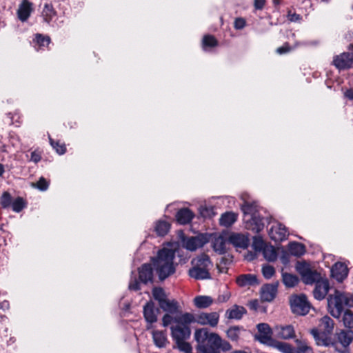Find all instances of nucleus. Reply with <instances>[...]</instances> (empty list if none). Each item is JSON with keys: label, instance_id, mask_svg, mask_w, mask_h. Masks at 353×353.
<instances>
[{"label": "nucleus", "instance_id": "6e6552de", "mask_svg": "<svg viewBox=\"0 0 353 353\" xmlns=\"http://www.w3.org/2000/svg\"><path fill=\"white\" fill-rule=\"evenodd\" d=\"M295 268L297 272L301 275L303 282L305 284H313L321 278L320 273L306 261H298Z\"/></svg>", "mask_w": 353, "mask_h": 353}, {"label": "nucleus", "instance_id": "864d4df0", "mask_svg": "<svg viewBox=\"0 0 353 353\" xmlns=\"http://www.w3.org/2000/svg\"><path fill=\"white\" fill-rule=\"evenodd\" d=\"M245 25V22L243 19L238 18L234 21V27L236 29H242Z\"/></svg>", "mask_w": 353, "mask_h": 353}, {"label": "nucleus", "instance_id": "f3484780", "mask_svg": "<svg viewBox=\"0 0 353 353\" xmlns=\"http://www.w3.org/2000/svg\"><path fill=\"white\" fill-rule=\"evenodd\" d=\"M274 330L276 336L283 340L294 339L296 336L294 327L291 325H276Z\"/></svg>", "mask_w": 353, "mask_h": 353}, {"label": "nucleus", "instance_id": "49530a36", "mask_svg": "<svg viewBox=\"0 0 353 353\" xmlns=\"http://www.w3.org/2000/svg\"><path fill=\"white\" fill-rule=\"evenodd\" d=\"M0 203L2 207L4 208L10 207L12 203L10 194L7 192H3L1 196Z\"/></svg>", "mask_w": 353, "mask_h": 353}, {"label": "nucleus", "instance_id": "412c9836", "mask_svg": "<svg viewBox=\"0 0 353 353\" xmlns=\"http://www.w3.org/2000/svg\"><path fill=\"white\" fill-rule=\"evenodd\" d=\"M254 245L256 248L260 249H263V254L264 258L269 261H274L277 258V253L274 248L272 245H265L263 246V243L262 241L254 240Z\"/></svg>", "mask_w": 353, "mask_h": 353}, {"label": "nucleus", "instance_id": "8fccbe9b", "mask_svg": "<svg viewBox=\"0 0 353 353\" xmlns=\"http://www.w3.org/2000/svg\"><path fill=\"white\" fill-rule=\"evenodd\" d=\"M221 349L223 351H229L232 349V345L226 341L222 340L221 338V342L219 343L218 350Z\"/></svg>", "mask_w": 353, "mask_h": 353}, {"label": "nucleus", "instance_id": "e433bc0d", "mask_svg": "<svg viewBox=\"0 0 353 353\" xmlns=\"http://www.w3.org/2000/svg\"><path fill=\"white\" fill-rule=\"evenodd\" d=\"M283 282L284 285L288 288H292L295 286L299 281L298 278L293 274L288 273H283Z\"/></svg>", "mask_w": 353, "mask_h": 353}, {"label": "nucleus", "instance_id": "c9c22d12", "mask_svg": "<svg viewBox=\"0 0 353 353\" xmlns=\"http://www.w3.org/2000/svg\"><path fill=\"white\" fill-rule=\"evenodd\" d=\"M170 229V224L165 221H159L156 223L154 230L159 236L165 235Z\"/></svg>", "mask_w": 353, "mask_h": 353}, {"label": "nucleus", "instance_id": "4be33fe9", "mask_svg": "<svg viewBox=\"0 0 353 353\" xmlns=\"http://www.w3.org/2000/svg\"><path fill=\"white\" fill-rule=\"evenodd\" d=\"M228 242L236 248L245 249L249 245V239L245 234L232 233L228 236Z\"/></svg>", "mask_w": 353, "mask_h": 353}, {"label": "nucleus", "instance_id": "6ab92c4d", "mask_svg": "<svg viewBox=\"0 0 353 353\" xmlns=\"http://www.w3.org/2000/svg\"><path fill=\"white\" fill-rule=\"evenodd\" d=\"M315 283V288L313 291L314 296L317 300H323L329 291L330 286L328 281L321 278L319 280L316 281Z\"/></svg>", "mask_w": 353, "mask_h": 353}, {"label": "nucleus", "instance_id": "c85d7f7f", "mask_svg": "<svg viewBox=\"0 0 353 353\" xmlns=\"http://www.w3.org/2000/svg\"><path fill=\"white\" fill-rule=\"evenodd\" d=\"M228 243H229L228 239H226L224 236L220 235L214 239L213 248L215 252L223 254L227 250Z\"/></svg>", "mask_w": 353, "mask_h": 353}, {"label": "nucleus", "instance_id": "4468645a", "mask_svg": "<svg viewBox=\"0 0 353 353\" xmlns=\"http://www.w3.org/2000/svg\"><path fill=\"white\" fill-rule=\"evenodd\" d=\"M333 64L339 70L350 68L353 64V52H343L334 57Z\"/></svg>", "mask_w": 353, "mask_h": 353}, {"label": "nucleus", "instance_id": "7c9ffc66", "mask_svg": "<svg viewBox=\"0 0 353 353\" xmlns=\"http://www.w3.org/2000/svg\"><path fill=\"white\" fill-rule=\"evenodd\" d=\"M237 219V214L228 212L221 215L219 219L220 225L224 227H229L232 225Z\"/></svg>", "mask_w": 353, "mask_h": 353}, {"label": "nucleus", "instance_id": "ea45409f", "mask_svg": "<svg viewBox=\"0 0 353 353\" xmlns=\"http://www.w3.org/2000/svg\"><path fill=\"white\" fill-rule=\"evenodd\" d=\"M261 272L265 279H270L275 274V269L269 264H265L262 265Z\"/></svg>", "mask_w": 353, "mask_h": 353}, {"label": "nucleus", "instance_id": "f03ea898", "mask_svg": "<svg viewBox=\"0 0 353 353\" xmlns=\"http://www.w3.org/2000/svg\"><path fill=\"white\" fill-rule=\"evenodd\" d=\"M174 250L163 248L158 252L157 256L152 260V264L159 279L164 280L175 272L173 261Z\"/></svg>", "mask_w": 353, "mask_h": 353}, {"label": "nucleus", "instance_id": "39448f33", "mask_svg": "<svg viewBox=\"0 0 353 353\" xmlns=\"http://www.w3.org/2000/svg\"><path fill=\"white\" fill-rule=\"evenodd\" d=\"M327 305L330 314L339 318L347 307H353V301L349 294L336 290L327 298Z\"/></svg>", "mask_w": 353, "mask_h": 353}, {"label": "nucleus", "instance_id": "aec40b11", "mask_svg": "<svg viewBox=\"0 0 353 353\" xmlns=\"http://www.w3.org/2000/svg\"><path fill=\"white\" fill-rule=\"evenodd\" d=\"M159 306L163 311L168 312L167 314H170L171 316L175 317L179 316L177 314L180 310V306L179 303L174 299L170 300L167 299L165 301L161 303ZM182 314L183 313H180L179 315Z\"/></svg>", "mask_w": 353, "mask_h": 353}, {"label": "nucleus", "instance_id": "0eeeda50", "mask_svg": "<svg viewBox=\"0 0 353 353\" xmlns=\"http://www.w3.org/2000/svg\"><path fill=\"white\" fill-rule=\"evenodd\" d=\"M294 343L296 346L287 342L274 341L271 346L281 353H313L312 348L306 340L296 339Z\"/></svg>", "mask_w": 353, "mask_h": 353}, {"label": "nucleus", "instance_id": "13d9d810", "mask_svg": "<svg viewBox=\"0 0 353 353\" xmlns=\"http://www.w3.org/2000/svg\"><path fill=\"white\" fill-rule=\"evenodd\" d=\"M345 96L350 99V100H353V89H350V90H347L345 92Z\"/></svg>", "mask_w": 353, "mask_h": 353}, {"label": "nucleus", "instance_id": "de8ad7c7", "mask_svg": "<svg viewBox=\"0 0 353 353\" xmlns=\"http://www.w3.org/2000/svg\"><path fill=\"white\" fill-rule=\"evenodd\" d=\"M48 182L43 177H41L37 183H32V187L37 188L41 191L46 190L48 188Z\"/></svg>", "mask_w": 353, "mask_h": 353}, {"label": "nucleus", "instance_id": "a878e982", "mask_svg": "<svg viewBox=\"0 0 353 353\" xmlns=\"http://www.w3.org/2000/svg\"><path fill=\"white\" fill-rule=\"evenodd\" d=\"M353 340V331L343 330L337 334V341L345 349Z\"/></svg>", "mask_w": 353, "mask_h": 353}, {"label": "nucleus", "instance_id": "9b49d317", "mask_svg": "<svg viewBox=\"0 0 353 353\" xmlns=\"http://www.w3.org/2000/svg\"><path fill=\"white\" fill-rule=\"evenodd\" d=\"M208 242V238L205 234H199L196 236L184 237L182 239V245L190 251H195L202 248Z\"/></svg>", "mask_w": 353, "mask_h": 353}, {"label": "nucleus", "instance_id": "69168bd1", "mask_svg": "<svg viewBox=\"0 0 353 353\" xmlns=\"http://www.w3.org/2000/svg\"><path fill=\"white\" fill-rule=\"evenodd\" d=\"M336 348L338 350V351L341 352H344V350H339V349H338V347H336Z\"/></svg>", "mask_w": 353, "mask_h": 353}, {"label": "nucleus", "instance_id": "2eb2a0df", "mask_svg": "<svg viewBox=\"0 0 353 353\" xmlns=\"http://www.w3.org/2000/svg\"><path fill=\"white\" fill-rule=\"evenodd\" d=\"M195 321L200 325H208L211 327L217 325L219 319V315L217 312H202L196 317L194 316Z\"/></svg>", "mask_w": 353, "mask_h": 353}, {"label": "nucleus", "instance_id": "a19ab883", "mask_svg": "<svg viewBox=\"0 0 353 353\" xmlns=\"http://www.w3.org/2000/svg\"><path fill=\"white\" fill-rule=\"evenodd\" d=\"M240 332H241V329L239 327H230L227 331V336L230 340L236 341L239 339Z\"/></svg>", "mask_w": 353, "mask_h": 353}, {"label": "nucleus", "instance_id": "09e8293b", "mask_svg": "<svg viewBox=\"0 0 353 353\" xmlns=\"http://www.w3.org/2000/svg\"><path fill=\"white\" fill-rule=\"evenodd\" d=\"M199 212L202 216L210 217L213 214V208L210 206L201 205L199 208Z\"/></svg>", "mask_w": 353, "mask_h": 353}, {"label": "nucleus", "instance_id": "5fc2aeb1", "mask_svg": "<svg viewBox=\"0 0 353 353\" xmlns=\"http://www.w3.org/2000/svg\"><path fill=\"white\" fill-rule=\"evenodd\" d=\"M129 289L133 290H139V283L137 280L134 279V281H131L129 283Z\"/></svg>", "mask_w": 353, "mask_h": 353}, {"label": "nucleus", "instance_id": "a211bd4d", "mask_svg": "<svg viewBox=\"0 0 353 353\" xmlns=\"http://www.w3.org/2000/svg\"><path fill=\"white\" fill-rule=\"evenodd\" d=\"M33 10V4L28 0H23L17 11V17L22 22L26 21Z\"/></svg>", "mask_w": 353, "mask_h": 353}, {"label": "nucleus", "instance_id": "c756f323", "mask_svg": "<svg viewBox=\"0 0 353 353\" xmlns=\"http://www.w3.org/2000/svg\"><path fill=\"white\" fill-rule=\"evenodd\" d=\"M176 217L179 223L187 224L193 219L194 214L189 209L183 208L177 212Z\"/></svg>", "mask_w": 353, "mask_h": 353}, {"label": "nucleus", "instance_id": "f704fd0d", "mask_svg": "<svg viewBox=\"0 0 353 353\" xmlns=\"http://www.w3.org/2000/svg\"><path fill=\"white\" fill-rule=\"evenodd\" d=\"M289 252L294 256H299L305 252V248L302 243L293 242L289 244Z\"/></svg>", "mask_w": 353, "mask_h": 353}, {"label": "nucleus", "instance_id": "052dcab7", "mask_svg": "<svg viewBox=\"0 0 353 353\" xmlns=\"http://www.w3.org/2000/svg\"><path fill=\"white\" fill-rule=\"evenodd\" d=\"M228 299H229V296H228V294H226V295L223 296V298H221V296H219V301H222V302H223V301H228Z\"/></svg>", "mask_w": 353, "mask_h": 353}, {"label": "nucleus", "instance_id": "1a4fd4ad", "mask_svg": "<svg viewBox=\"0 0 353 353\" xmlns=\"http://www.w3.org/2000/svg\"><path fill=\"white\" fill-rule=\"evenodd\" d=\"M290 306L292 312L299 315H305L310 308L305 295L292 296L290 299Z\"/></svg>", "mask_w": 353, "mask_h": 353}, {"label": "nucleus", "instance_id": "603ef678", "mask_svg": "<svg viewBox=\"0 0 353 353\" xmlns=\"http://www.w3.org/2000/svg\"><path fill=\"white\" fill-rule=\"evenodd\" d=\"M41 159V155L37 151H34L31 153L30 161L34 163H38Z\"/></svg>", "mask_w": 353, "mask_h": 353}, {"label": "nucleus", "instance_id": "473e14b6", "mask_svg": "<svg viewBox=\"0 0 353 353\" xmlns=\"http://www.w3.org/2000/svg\"><path fill=\"white\" fill-rule=\"evenodd\" d=\"M213 302L212 299L208 296H198L194 298V305L199 308H206Z\"/></svg>", "mask_w": 353, "mask_h": 353}, {"label": "nucleus", "instance_id": "3c124183", "mask_svg": "<svg viewBox=\"0 0 353 353\" xmlns=\"http://www.w3.org/2000/svg\"><path fill=\"white\" fill-rule=\"evenodd\" d=\"M292 48L289 46L288 43H285L283 46L279 47L276 49L278 54H282L290 52Z\"/></svg>", "mask_w": 353, "mask_h": 353}, {"label": "nucleus", "instance_id": "423d86ee", "mask_svg": "<svg viewBox=\"0 0 353 353\" xmlns=\"http://www.w3.org/2000/svg\"><path fill=\"white\" fill-rule=\"evenodd\" d=\"M192 268L189 270V275L195 279H208L210 278V270L213 263L208 255L201 254L192 261Z\"/></svg>", "mask_w": 353, "mask_h": 353}, {"label": "nucleus", "instance_id": "393cba45", "mask_svg": "<svg viewBox=\"0 0 353 353\" xmlns=\"http://www.w3.org/2000/svg\"><path fill=\"white\" fill-rule=\"evenodd\" d=\"M152 335L155 345L159 348L164 347L169 343L165 331L153 330Z\"/></svg>", "mask_w": 353, "mask_h": 353}, {"label": "nucleus", "instance_id": "2f4dec72", "mask_svg": "<svg viewBox=\"0 0 353 353\" xmlns=\"http://www.w3.org/2000/svg\"><path fill=\"white\" fill-rule=\"evenodd\" d=\"M245 313V309L241 306L234 305L226 312V316L230 319H240Z\"/></svg>", "mask_w": 353, "mask_h": 353}, {"label": "nucleus", "instance_id": "72a5a7b5", "mask_svg": "<svg viewBox=\"0 0 353 353\" xmlns=\"http://www.w3.org/2000/svg\"><path fill=\"white\" fill-rule=\"evenodd\" d=\"M41 14L43 20L47 23H50L55 17L56 12L52 5L46 3L44 5Z\"/></svg>", "mask_w": 353, "mask_h": 353}, {"label": "nucleus", "instance_id": "5701e85b", "mask_svg": "<svg viewBox=\"0 0 353 353\" xmlns=\"http://www.w3.org/2000/svg\"><path fill=\"white\" fill-rule=\"evenodd\" d=\"M236 283L241 288H250L259 284L257 276L255 274H241L236 278Z\"/></svg>", "mask_w": 353, "mask_h": 353}, {"label": "nucleus", "instance_id": "7ed1b4c3", "mask_svg": "<svg viewBox=\"0 0 353 353\" xmlns=\"http://www.w3.org/2000/svg\"><path fill=\"white\" fill-rule=\"evenodd\" d=\"M241 210L244 213L246 228L255 232H261L265 226V222L259 214V208L256 203L245 201L241 205Z\"/></svg>", "mask_w": 353, "mask_h": 353}, {"label": "nucleus", "instance_id": "bb28decb", "mask_svg": "<svg viewBox=\"0 0 353 353\" xmlns=\"http://www.w3.org/2000/svg\"><path fill=\"white\" fill-rule=\"evenodd\" d=\"M276 292L277 287L276 285H265L261 288V299L265 301H271L274 299Z\"/></svg>", "mask_w": 353, "mask_h": 353}, {"label": "nucleus", "instance_id": "79ce46f5", "mask_svg": "<svg viewBox=\"0 0 353 353\" xmlns=\"http://www.w3.org/2000/svg\"><path fill=\"white\" fill-rule=\"evenodd\" d=\"M343 314V323L347 327H353V312L347 309Z\"/></svg>", "mask_w": 353, "mask_h": 353}, {"label": "nucleus", "instance_id": "c03bdc74", "mask_svg": "<svg viewBox=\"0 0 353 353\" xmlns=\"http://www.w3.org/2000/svg\"><path fill=\"white\" fill-rule=\"evenodd\" d=\"M50 38L48 37H43L41 34H37L36 36V42L38 48H36L37 50H39V48L42 47H45L50 43Z\"/></svg>", "mask_w": 353, "mask_h": 353}, {"label": "nucleus", "instance_id": "20e7f679", "mask_svg": "<svg viewBox=\"0 0 353 353\" xmlns=\"http://www.w3.org/2000/svg\"><path fill=\"white\" fill-rule=\"evenodd\" d=\"M194 339L202 353H219L218 345L221 337L217 334L209 333L206 328H201L195 331Z\"/></svg>", "mask_w": 353, "mask_h": 353}, {"label": "nucleus", "instance_id": "bf43d9fd", "mask_svg": "<svg viewBox=\"0 0 353 353\" xmlns=\"http://www.w3.org/2000/svg\"><path fill=\"white\" fill-rule=\"evenodd\" d=\"M257 305H258V301L256 300L252 301L250 303V307L254 310H256Z\"/></svg>", "mask_w": 353, "mask_h": 353}, {"label": "nucleus", "instance_id": "6e6d98bb", "mask_svg": "<svg viewBox=\"0 0 353 353\" xmlns=\"http://www.w3.org/2000/svg\"><path fill=\"white\" fill-rule=\"evenodd\" d=\"M265 0H254V7L256 9H262L265 5Z\"/></svg>", "mask_w": 353, "mask_h": 353}, {"label": "nucleus", "instance_id": "0e129e2a", "mask_svg": "<svg viewBox=\"0 0 353 353\" xmlns=\"http://www.w3.org/2000/svg\"><path fill=\"white\" fill-rule=\"evenodd\" d=\"M273 3L275 4V5H279L280 1L279 0H273Z\"/></svg>", "mask_w": 353, "mask_h": 353}, {"label": "nucleus", "instance_id": "58836bf2", "mask_svg": "<svg viewBox=\"0 0 353 353\" xmlns=\"http://www.w3.org/2000/svg\"><path fill=\"white\" fill-rule=\"evenodd\" d=\"M216 46H217V41L213 36L205 35L203 37L202 46L204 50H206L208 47L212 48Z\"/></svg>", "mask_w": 353, "mask_h": 353}, {"label": "nucleus", "instance_id": "ddd939ff", "mask_svg": "<svg viewBox=\"0 0 353 353\" xmlns=\"http://www.w3.org/2000/svg\"><path fill=\"white\" fill-rule=\"evenodd\" d=\"M289 233L285 225L279 222H274L269 231V236L276 242L285 240Z\"/></svg>", "mask_w": 353, "mask_h": 353}, {"label": "nucleus", "instance_id": "4c0bfd02", "mask_svg": "<svg viewBox=\"0 0 353 353\" xmlns=\"http://www.w3.org/2000/svg\"><path fill=\"white\" fill-rule=\"evenodd\" d=\"M153 298L158 301L159 305L168 299V295L161 288H154L152 290Z\"/></svg>", "mask_w": 353, "mask_h": 353}, {"label": "nucleus", "instance_id": "9d476101", "mask_svg": "<svg viewBox=\"0 0 353 353\" xmlns=\"http://www.w3.org/2000/svg\"><path fill=\"white\" fill-rule=\"evenodd\" d=\"M334 325L333 320L328 316H325L319 320L318 327L312 330L311 333L315 338L326 336L332 333Z\"/></svg>", "mask_w": 353, "mask_h": 353}, {"label": "nucleus", "instance_id": "37998d69", "mask_svg": "<svg viewBox=\"0 0 353 353\" xmlns=\"http://www.w3.org/2000/svg\"><path fill=\"white\" fill-rule=\"evenodd\" d=\"M26 206V203L24 200L21 197L17 198L12 203V208L13 211L16 212H21Z\"/></svg>", "mask_w": 353, "mask_h": 353}, {"label": "nucleus", "instance_id": "a18cd8bd", "mask_svg": "<svg viewBox=\"0 0 353 353\" xmlns=\"http://www.w3.org/2000/svg\"><path fill=\"white\" fill-rule=\"evenodd\" d=\"M50 143L59 154H63L65 152L66 148L65 144L60 143L59 141H54L52 139H50Z\"/></svg>", "mask_w": 353, "mask_h": 353}, {"label": "nucleus", "instance_id": "f257e3e1", "mask_svg": "<svg viewBox=\"0 0 353 353\" xmlns=\"http://www.w3.org/2000/svg\"><path fill=\"white\" fill-rule=\"evenodd\" d=\"M194 314L185 312L175 317L168 314L163 315L162 325L163 327L170 325V334L176 347L183 353H191L192 346L186 342L191 335L190 325L194 323Z\"/></svg>", "mask_w": 353, "mask_h": 353}, {"label": "nucleus", "instance_id": "b1692460", "mask_svg": "<svg viewBox=\"0 0 353 353\" xmlns=\"http://www.w3.org/2000/svg\"><path fill=\"white\" fill-rule=\"evenodd\" d=\"M332 276L339 282H342L347 276V266L342 263H336L331 270Z\"/></svg>", "mask_w": 353, "mask_h": 353}, {"label": "nucleus", "instance_id": "cd10ccee", "mask_svg": "<svg viewBox=\"0 0 353 353\" xmlns=\"http://www.w3.org/2000/svg\"><path fill=\"white\" fill-rule=\"evenodd\" d=\"M153 276L152 268L150 264H143L139 269V279L141 282L147 283L152 281Z\"/></svg>", "mask_w": 353, "mask_h": 353}, {"label": "nucleus", "instance_id": "680f3d73", "mask_svg": "<svg viewBox=\"0 0 353 353\" xmlns=\"http://www.w3.org/2000/svg\"><path fill=\"white\" fill-rule=\"evenodd\" d=\"M231 353H251V352L246 350H235L232 352Z\"/></svg>", "mask_w": 353, "mask_h": 353}, {"label": "nucleus", "instance_id": "dca6fc26", "mask_svg": "<svg viewBox=\"0 0 353 353\" xmlns=\"http://www.w3.org/2000/svg\"><path fill=\"white\" fill-rule=\"evenodd\" d=\"M159 310L154 307L153 302H148L143 307V315L145 321L148 323L147 329L152 328V324L157 321V314Z\"/></svg>", "mask_w": 353, "mask_h": 353}, {"label": "nucleus", "instance_id": "f8f14e48", "mask_svg": "<svg viewBox=\"0 0 353 353\" xmlns=\"http://www.w3.org/2000/svg\"><path fill=\"white\" fill-rule=\"evenodd\" d=\"M258 330V334L255 335V339L259 341L260 343L267 344L271 346L272 342H274L271 338L272 329L270 325L267 323H259L256 325Z\"/></svg>", "mask_w": 353, "mask_h": 353}, {"label": "nucleus", "instance_id": "4d7b16f0", "mask_svg": "<svg viewBox=\"0 0 353 353\" xmlns=\"http://www.w3.org/2000/svg\"><path fill=\"white\" fill-rule=\"evenodd\" d=\"M288 19L291 21H297L301 19V17L300 15L296 13L291 14L290 12H289Z\"/></svg>", "mask_w": 353, "mask_h": 353}, {"label": "nucleus", "instance_id": "e2e57ef3", "mask_svg": "<svg viewBox=\"0 0 353 353\" xmlns=\"http://www.w3.org/2000/svg\"><path fill=\"white\" fill-rule=\"evenodd\" d=\"M3 172H4L3 165L0 163V176L3 174Z\"/></svg>", "mask_w": 353, "mask_h": 353}]
</instances>
